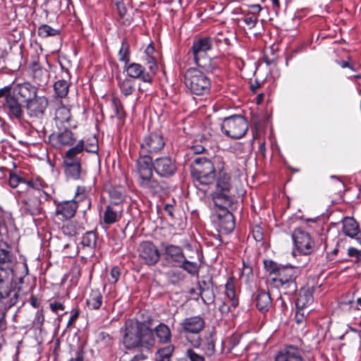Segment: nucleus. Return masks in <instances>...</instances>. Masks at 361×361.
<instances>
[{
  "label": "nucleus",
  "instance_id": "obj_57",
  "mask_svg": "<svg viewBox=\"0 0 361 361\" xmlns=\"http://www.w3.org/2000/svg\"><path fill=\"white\" fill-rule=\"evenodd\" d=\"M216 161H217V163H216V169H217V171H218V174H220V173L222 171V172H226L225 170H224V161H222L221 158L220 157H217L216 158Z\"/></svg>",
  "mask_w": 361,
  "mask_h": 361
},
{
  "label": "nucleus",
  "instance_id": "obj_31",
  "mask_svg": "<svg viewBox=\"0 0 361 361\" xmlns=\"http://www.w3.org/2000/svg\"><path fill=\"white\" fill-rule=\"evenodd\" d=\"M154 331L160 343H167L171 341V332L166 324L160 323L154 328Z\"/></svg>",
  "mask_w": 361,
  "mask_h": 361
},
{
  "label": "nucleus",
  "instance_id": "obj_36",
  "mask_svg": "<svg viewBox=\"0 0 361 361\" xmlns=\"http://www.w3.org/2000/svg\"><path fill=\"white\" fill-rule=\"evenodd\" d=\"M70 109L65 106L61 101L59 102V106L56 109L55 120L61 123H68L71 119Z\"/></svg>",
  "mask_w": 361,
  "mask_h": 361
},
{
  "label": "nucleus",
  "instance_id": "obj_54",
  "mask_svg": "<svg viewBox=\"0 0 361 361\" xmlns=\"http://www.w3.org/2000/svg\"><path fill=\"white\" fill-rule=\"evenodd\" d=\"M110 195H111V198L112 200L111 203H113L114 202H118V204H120V202H122V200H123V197H122L121 193L118 192L116 191H111L110 192Z\"/></svg>",
  "mask_w": 361,
  "mask_h": 361
},
{
  "label": "nucleus",
  "instance_id": "obj_62",
  "mask_svg": "<svg viewBox=\"0 0 361 361\" xmlns=\"http://www.w3.org/2000/svg\"><path fill=\"white\" fill-rule=\"evenodd\" d=\"M348 253L349 256L357 257L358 255L359 251L354 247H350L348 250Z\"/></svg>",
  "mask_w": 361,
  "mask_h": 361
},
{
  "label": "nucleus",
  "instance_id": "obj_40",
  "mask_svg": "<svg viewBox=\"0 0 361 361\" xmlns=\"http://www.w3.org/2000/svg\"><path fill=\"white\" fill-rule=\"evenodd\" d=\"M81 244L83 247L94 248L97 244V235L93 231L86 232L82 238Z\"/></svg>",
  "mask_w": 361,
  "mask_h": 361
},
{
  "label": "nucleus",
  "instance_id": "obj_15",
  "mask_svg": "<svg viewBox=\"0 0 361 361\" xmlns=\"http://www.w3.org/2000/svg\"><path fill=\"white\" fill-rule=\"evenodd\" d=\"M165 145V140L161 134L150 133L142 139L140 143V153H158L164 149Z\"/></svg>",
  "mask_w": 361,
  "mask_h": 361
},
{
  "label": "nucleus",
  "instance_id": "obj_1",
  "mask_svg": "<svg viewBox=\"0 0 361 361\" xmlns=\"http://www.w3.org/2000/svg\"><path fill=\"white\" fill-rule=\"evenodd\" d=\"M123 343L127 349L142 348L150 350L155 344L153 331L144 322L127 319L121 329Z\"/></svg>",
  "mask_w": 361,
  "mask_h": 361
},
{
  "label": "nucleus",
  "instance_id": "obj_21",
  "mask_svg": "<svg viewBox=\"0 0 361 361\" xmlns=\"http://www.w3.org/2000/svg\"><path fill=\"white\" fill-rule=\"evenodd\" d=\"M16 259L9 251L0 250V275L14 276Z\"/></svg>",
  "mask_w": 361,
  "mask_h": 361
},
{
  "label": "nucleus",
  "instance_id": "obj_32",
  "mask_svg": "<svg viewBox=\"0 0 361 361\" xmlns=\"http://www.w3.org/2000/svg\"><path fill=\"white\" fill-rule=\"evenodd\" d=\"M343 232L345 235L355 238L359 233V227L357 223L353 218H345L343 221Z\"/></svg>",
  "mask_w": 361,
  "mask_h": 361
},
{
  "label": "nucleus",
  "instance_id": "obj_5",
  "mask_svg": "<svg viewBox=\"0 0 361 361\" xmlns=\"http://www.w3.org/2000/svg\"><path fill=\"white\" fill-rule=\"evenodd\" d=\"M232 188L231 175L227 172H221L218 174L215 189L212 192V200L217 207L227 209L233 203V198L230 195Z\"/></svg>",
  "mask_w": 361,
  "mask_h": 361
},
{
  "label": "nucleus",
  "instance_id": "obj_12",
  "mask_svg": "<svg viewBox=\"0 0 361 361\" xmlns=\"http://www.w3.org/2000/svg\"><path fill=\"white\" fill-rule=\"evenodd\" d=\"M212 47L211 37L200 38L193 42L192 51L195 63L202 68L209 71L208 59L206 57L207 51Z\"/></svg>",
  "mask_w": 361,
  "mask_h": 361
},
{
  "label": "nucleus",
  "instance_id": "obj_63",
  "mask_svg": "<svg viewBox=\"0 0 361 361\" xmlns=\"http://www.w3.org/2000/svg\"><path fill=\"white\" fill-rule=\"evenodd\" d=\"M250 274H252V269L250 266L243 264V274H247L249 276Z\"/></svg>",
  "mask_w": 361,
  "mask_h": 361
},
{
  "label": "nucleus",
  "instance_id": "obj_53",
  "mask_svg": "<svg viewBox=\"0 0 361 361\" xmlns=\"http://www.w3.org/2000/svg\"><path fill=\"white\" fill-rule=\"evenodd\" d=\"M49 306L51 311L54 312V313H58L59 310H63L65 308L64 305L59 302H51L49 304Z\"/></svg>",
  "mask_w": 361,
  "mask_h": 361
},
{
  "label": "nucleus",
  "instance_id": "obj_60",
  "mask_svg": "<svg viewBox=\"0 0 361 361\" xmlns=\"http://www.w3.org/2000/svg\"><path fill=\"white\" fill-rule=\"evenodd\" d=\"M195 154H200L203 152L204 148L202 145L193 146L191 149Z\"/></svg>",
  "mask_w": 361,
  "mask_h": 361
},
{
  "label": "nucleus",
  "instance_id": "obj_33",
  "mask_svg": "<svg viewBox=\"0 0 361 361\" xmlns=\"http://www.w3.org/2000/svg\"><path fill=\"white\" fill-rule=\"evenodd\" d=\"M103 296L98 289L92 290L86 300L87 307L91 310H98L102 304Z\"/></svg>",
  "mask_w": 361,
  "mask_h": 361
},
{
  "label": "nucleus",
  "instance_id": "obj_27",
  "mask_svg": "<svg viewBox=\"0 0 361 361\" xmlns=\"http://www.w3.org/2000/svg\"><path fill=\"white\" fill-rule=\"evenodd\" d=\"M313 290L314 288H307L300 290L295 305L297 307V314L305 307L310 305L313 302Z\"/></svg>",
  "mask_w": 361,
  "mask_h": 361
},
{
  "label": "nucleus",
  "instance_id": "obj_64",
  "mask_svg": "<svg viewBox=\"0 0 361 361\" xmlns=\"http://www.w3.org/2000/svg\"><path fill=\"white\" fill-rule=\"evenodd\" d=\"M273 8L275 10L276 12H277L278 10L280 8V4L279 0H271Z\"/></svg>",
  "mask_w": 361,
  "mask_h": 361
},
{
  "label": "nucleus",
  "instance_id": "obj_28",
  "mask_svg": "<svg viewBox=\"0 0 361 361\" xmlns=\"http://www.w3.org/2000/svg\"><path fill=\"white\" fill-rule=\"evenodd\" d=\"M157 56L158 53L155 51L154 47L151 44L148 45L145 51V61L148 66L149 73L153 76L155 75L158 70Z\"/></svg>",
  "mask_w": 361,
  "mask_h": 361
},
{
  "label": "nucleus",
  "instance_id": "obj_50",
  "mask_svg": "<svg viewBox=\"0 0 361 361\" xmlns=\"http://www.w3.org/2000/svg\"><path fill=\"white\" fill-rule=\"evenodd\" d=\"M252 233L253 238L256 241L260 242L263 240L264 234H263L262 228L259 226L255 225V226H253L252 230Z\"/></svg>",
  "mask_w": 361,
  "mask_h": 361
},
{
  "label": "nucleus",
  "instance_id": "obj_19",
  "mask_svg": "<svg viewBox=\"0 0 361 361\" xmlns=\"http://www.w3.org/2000/svg\"><path fill=\"white\" fill-rule=\"evenodd\" d=\"M125 71L127 73L128 78L139 79L141 81L151 84L153 81L154 76L146 71L144 66L137 63H131L125 66Z\"/></svg>",
  "mask_w": 361,
  "mask_h": 361
},
{
  "label": "nucleus",
  "instance_id": "obj_30",
  "mask_svg": "<svg viewBox=\"0 0 361 361\" xmlns=\"http://www.w3.org/2000/svg\"><path fill=\"white\" fill-rule=\"evenodd\" d=\"M117 85L122 95L128 97L135 91V82L134 80L128 78L122 79L117 77Z\"/></svg>",
  "mask_w": 361,
  "mask_h": 361
},
{
  "label": "nucleus",
  "instance_id": "obj_2",
  "mask_svg": "<svg viewBox=\"0 0 361 361\" xmlns=\"http://www.w3.org/2000/svg\"><path fill=\"white\" fill-rule=\"evenodd\" d=\"M264 265L269 274L270 283L274 287L286 295L295 293V279L299 274L298 267L281 265L272 260H264Z\"/></svg>",
  "mask_w": 361,
  "mask_h": 361
},
{
  "label": "nucleus",
  "instance_id": "obj_16",
  "mask_svg": "<svg viewBox=\"0 0 361 361\" xmlns=\"http://www.w3.org/2000/svg\"><path fill=\"white\" fill-rule=\"evenodd\" d=\"M293 240L296 248L304 255L312 253L314 248V242L310 234L300 228L295 229Z\"/></svg>",
  "mask_w": 361,
  "mask_h": 361
},
{
  "label": "nucleus",
  "instance_id": "obj_49",
  "mask_svg": "<svg viewBox=\"0 0 361 361\" xmlns=\"http://www.w3.org/2000/svg\"><path fill=\"white\" fill-rule=\"evenodd\" d=\"M190 361H205L204 357L196 353L193 349H188L185 353Z\"/></svg>",
  "mask_w": 361,
  "mask_h": 361
},
{
  "label": "nucleus",
  "instance_id": "obj_59",
  "mask_svg": "<svg viewBox=\"0 0 361 361\" xmlns=\"http://www.w3.org/2000/svg\"><path fill=\"white\" fill-rule=\"evenodd\" d=\"M83 353L82 350H78L75 353V357H72L68 361H82L83 360Z\"/></svg>",
  "mask_w": 361,
  "mask_h": 361
},
{
  "label": "nucleus",
  "instance_id": "obj_18",
  "mask_svg": "<svg viewBox=\"0 0 361 361\" xmlns=\"http://www.w3.org/2000/svg\"><path fill=\"white\" fill-rule=\"evenodd\" d=\"M164 260L173 266H178L185 257L183 250L180 246L170 244H162Z\"/></svg>",
  "mask_w": 361,
  "mask_h": 361
},
{
  "label": "nucleus",
  "instance_id": "obj_45",
  "mask_svg": "<svg viewBox=\"0 0 361 361\" xmlns=\"http://www.w3.org/2000/svg\"><path fill=\"white\" fill-rule=\"evenodd\" d=\"M200 295L204 303L205 304H211L214 300V295L212 290L209 289H202L200 290Z\"/></svg>",
  "mask_w": 361,
  "mask_h": 361
},
{
  "label": "nucleus",
  "instance_id": "obj_7",
  "mask_svg": "<svg viewBox=\"0 0 361 361\" xmlns=\"http://www.w3.org/2000/svg\"><path fill=\"white\" fill-rule=\"evenodd\" d=\"M196 166L191 169V176L196 185H208L214 183L216 173L214 164L204 157L195 159Z\"/></svg>",
  "mask_w": 361,
  "mask_h": 361
},
{
  "label": "nucleus",
  "instance_id": "obj_39",
  "mask_svg": "<svg viewBox=\"0 0 361 361\" xmlns=\"http://www.w3.org/2000/svg\"><path fill=\"white\" fill-rule=\"evenodd\" d=\"M178 267L192 276L197 275L200 270V267L196 262L189 261L185 257Z\"/></svg>",
  "mask_w": 361,
  "mask_h": 361
},
{
  "label": "nucleus",
  "instance_id": "obj_23",
  "mask_svg": "<svg viewBox=\"0 0 361 361\" xmlns=\"http://www.w3.org/2000/svg\"><path fill=\"white\" fill-rule=\"evenodd\" d=\"M123 212L122 207L118 202H114L105 208L103 215V221L105 224L111 225L118 221Z\"/></svg>",
  "mask_w": 361,
  "mask_h": 361
},
{
  "label": "nucleus",
  "instance_id": "obj_6",
  "mask_svg": "<svg viewBox=\"0 0 361 361\" xmlns=\"http://www.w3.org/2000/svg\"><path fill=\"white\" fill-rule=\"evenodd\" d=\"M184 82L186 87L194 94L205 95L210 92L211 80L199 69H188L184 75Z\"/></svg>",
  "mask_w": 361,
  "mask_h": 361
},
{
  "label": "nucleus",
  "instance_id": "obj_11",
  "mask_svg": "<svg viewBox=\"0 0 361 361\" xmlns=\"http://www.w3.org/2000/svg\"><path fill=\"white\" fill-rule=\"evenodd\" d=\"M14 276L0 275V301L6 309L15 305L18 301L19 290L12 288Z\"/></svg>",
  "mask_w": 361,
  "mask_h": 361
},
{
  "label": "nucleus",
  "instance_id": "obj_47",
  "mask_svg": "<svg viewBox=\"0 0 361 361\" xmlns=\"http://www.w3.org/2000/svg\"><path fill=\"white\" fill-rule=\"evenodd\" d=\"M39 201L37 199L34 200L32 205L27 202L25 204V210L31 215H35L39 213Z\"/></svg>",
  "mask_w": 361,
  "mask_h": 361
},
{
  "label": "nucleus",
  "instance_id": "obj_37",
  "mask_svg": "<svg viewBox=\"0 0 361 361\" xmlns=\"http://www.w3.org/2000/svg\"><path fill=\"white\" fill-rule=\"evenodd\" d=\"M225 294L231 302V307L233 308L236 307L238 305V302L235 298L234 282L231 278L228 279L227 282L225 284Z\"/></svg>",
  "mask_w": 361,
  "mask_h": 361
},
{
  "label": "nucleus",
  "instance_id": "obj_38",
  "mask_svg": "<svg viewBox=\"0 0 361 361\" xmlns=\"http://www.w3.org/2000/svg\"><path fill=\"white\" fill-rule=\"evenodd\" d=\"M174 351V346L169 345L159 349L155 353L156 361H170Z\"/></svg>",
  "mask_w": 361,
  "mask_h": 361
},
{
  "label": "nucleus",
  "instance_id": "obj_52",
  "mask_svg": "<svg viewBox=\"0 0 361 361\" xmlns=\"http://www.w3.org/2000/svg\"><path fill=\"white\" fill-rule=\"evenodd\" d=\"M121 275L119 268L118 267H114L111 270V279L109 281L115 283L118 281Z\"/></svg>",
  "mask_w": 361,
  "mask_h": 361
},
{
  "label": "nucleus",
  "instance_id": "obj_56",
  "mask_svg": "<svg viewBox=\"0 0 361 361\" xmlns=\"http://www.w3.org/2000/svg\"><path fill=\"white\" fill-rule=\"evenodd\" d=\"M231 304L229 305L226 302H222L219 307V311L222 314H228L231 310Z\"/></svg>",
  "mask_w": 361,
  "mask_h": 361
},
{
  "label": "nucleus",
  "instance_id": "obj_22",
  "mask_svg": "<svg viewBox=\"0 0 361 361\" xmlns=\"http://www.w3.org/2000/svg\"><path fill=\"white\" fill-rule=\"evenodd\" d=\"M194 348L200 349L208 358L215 354V341L212 335L199 338L192 343Z\"/></svg>",
  "mask_w": 361,
  "mask_h": 361
},
{
  "label": "nucleus",
  "instance_id": "obj_26",
  "mask_svg": "<svg viewBox=\"0 0 361 361\" xmlns=\"http://www.w3.org/2000/svg\"><path fill=\"white\" fill-rule=\"evenodd\" d=\"M275 361H305L299 349L294 345H288L276 355Z\"/></svg>",
  "mask_w": 361,
  "mask_h": 361
},
{
  "label": "nucleus",
  "instance_id": "obj_8",
  "mask_svg": "<svg viewBox=\"0 0 361 361\" xmlns=\"http://www.w3.org/2000/svg\"><path fill=\"white\" fill-rule=\"evenodd\" d=\"M81 188L78 187L75 197L71 200H66L56 203V215L61 220H68L75 216L78 204L82 202H87L88 205L90 201L87 199L84 190L80 191Z\"/></svg>",
  "mask_w": 361,
  "mask_h": 361
},
{
  "label": "nucleus",
  "instance_id": "obj_43",
  "mask_svg": "<svg viewBox=\"0 0 361 361\" xmlns=\"http://www.w3.org/2000/svg\"><path fill=\"white\" fill-rule=\"evenodd\" d=\"M34 80L35 82L39 85L42 86L47 84L49 80V74L46 71H43L42 69L36 70L34 72Z\"/></svg>",
  "mask_w": 361,
  "mask_h": 361
},
{
  "label": "nucleus",
  "instance_id": "obj_4",
  "mask_svg": "<svg viewBox=\"0 0 361 361\" xmlns=\"http://www.w3.org/2000/svg\"><path fill=\"white\" fill-rule=\"evenodd\" d=\"M84 151V140L78 141L75 147L70 148L63 157L65 173L68 178L79 180L85 172L81 166V156Z\"/></svg>",
  "mask_w": 361,
  "mask_h": 361
},
{
  "label": "nucleus",
  "instance_id": "obj_48",
  "mask_svg": "<svg viewBox=\"0 0 361 361\" xmlns=\"http://www.w3.org/2000/svg\"><path fill=\"white\" fill-rule=\"evenodd\" d=\"M111 104L117 116H121L123 114V108L120 99L117 97H113Z\"/></svg>",
  "mask_w": 361,
  "mask_h": 361
},
{
  "label": "nucleus",
  "instance_id": "obj_41",
  "mask_svg": "<svg viewBox=\"0 0 361 361\" xmlns=\"http://www.w3.org/2000/svg\"><path fill=\"white\" fill-rule=\"evenodd\" d=\"M119 61L126 65L130 61V46L126 39H123L118 51Z\"/></svg>",
  "mask_w": 361,
  "mask_h": 361
},
{
  "label": "nucleus",
  "instance_id": "obj_42",
  "mask_svg": "<svg viewBox=\"0 0 361 361\" xmlns=\"http://www.w3.org/2000/svg\"><path fill=\"white\" fill-rule=\"evenodd\" d=\"M37 33L39 37L46 38L57 35L59 33V31L48 25H42L39 27Z\"/></svg>",
  "mask_w": 361,
  "mask_h": 361
},
{
  "label": "nucleus",
  "instance_id": "obj_14",
  "mask_svg": "<svg viewBox=\"0 0 361 361\" xmlns=\"http://www.w3.org/2000/svg\"><path fill=\"white\" fill-rule=\"evenodd\" d=\"M140 260L148 265L156 264L160 259V252L156 245L151 241H143L140 244L139 249Z\"/></svg>",
  "mask_w": 361,
  "mask_h": 361
},
{
  "label": "nucleus",
  "instance_id": "obj_58",
  "mask_svg": "<svg viewBox=\"0 0 361 361\" xmlns=\"http://www.w3.org/2000/svg\"><path fill=\"white\" fill-rule=\"evenodd\" d=\"M275 305H278L279 307H280L282 311H283L284 310L286 309V305L285 303L284 300L282 298L281 296H279L276 299V300L275 302Z\"/></svg>",
  "mask_w": 361,
  "mask_h": 361
},
{
  "label": "nucleus",
  "instance_id": "obj_20",
  "mask_svg": "<svg viewBox=\"0 0 361 361\" xmlns=\"http://www.w3.org/2000/svg\"><path fill=\"white\" fill-rule=\"evenodd\" d=\"M48 99L47 97H35L27 103V114L30 117L41 118L44 114L45 110L48 106Z\"/></svg>",
  "mask_w": 361,
  "mask_h": 361
},
{
  "label": "nucleus",
  "instance_id": "obj_55",
  "mask_svg": "<svg viewBox=\"0 0 361 361\" xmlns=\"http://www.w3.org/2000/svg\"><path fill=\"white\" fill-rule=\"evenodd\" d=\"M116 8L121 17L123 18L126 14L127 9L123 2H117Z\"/></svg>",
  "mask_w": 361,
  "mask_h": 361
},
{
  "label": "nucleus",
  "instance_id": "obj_34",
  "mask_svg": "<svg viewBox=\"0 0 361 361\" xmlns=\"http://www.w3.org/2000/svg\"><path fill=\"white\" fill-rule=\"evenodd\" d=\"M52 139L56 140L58 145H71L75 140L73 133L68 129H66L56 135H52Z\"/></svg>",
  "mask_w": 361,
  "mask_h": 361
},
{
  "label": "nucleus",
  "instance_id": "obj_61",
  "mask_svg": "<svg viewBox=\"0 0 361 361\" xmlns=\"http://www.w3.org/2000/svg\"><path fill=\"white\" fill-rule=\"evenodd\" d=\"M79 313L78 312H75L72 314L71 318L69 319L68 322V326H71L78 317Z\"/></svg>",
  "mask_w": 361,
  "mask_h": 361
},
{
  "label": "nucleus",
  "instance_id": "obj_24",
  "mask_svg": "<svg viewBox=\"0 0 361 361\" xmlns=\"http://www.w3.org/2000/svg\"><path fill=\"white\" fill-rule=\"evenodd\" d=\"M12 92L27 103L37 96V88L29 82L17 85Z\"/></svg>",
  "mask_w": 361,
  "mask_h": 361
},
{
  "label": "nucleus",
  "instance_id": "obj_10",
  "mask_svg": "<svg viewBox=\"0 0 361 361\" xmlns=\"http://www.w3.org/2000/svg\"><path fill=\"white\" fill-rule=\"evenodd\" d=\"M0 106H2L11 117L20 119L23 116L20 102L12 92L11 87L6 86L0 90Z\"/></svg>",
  "mask_w": 361,
  "mask_h": 361
},
{
  "label": "nucleus",
  "instance_id": "obj_3",
  "mask_svg": "<svg viewBox=\"0 0 361 361\" xmlns=\"http://www.w3.org/2000/svg\"><path fill=\"white\" fill-rule=\"evenodd\" d=\"M154 161L147 154H140L136 161L135 171L138 176V185L152 195L159 194L164 190L163 185L153 176Z\"/></svg>",
  "mask_w": 361,
  "mask_h": 361
},
{
  "label": "nucleus",
  "instance_id": "obj_35",
  "mask_svg": "<svg viewBox=\"0 0 361 361\" xmlns=\"http://www.w3.org/2000/svg\"><path fill=\"white\" fill-rule=\"evenodd\" d=\"M54 90L57 98H65L69 91V83L64 79L58 80L54 84Z\"/></svg>",
  "mask_w": 361,
  "mask_h": 361
},
{
  "label": "nucleus",
  "instance_id": "obj_9",
  "mask_svg": "<svg viewBox=\"0 0 361 361\" xmlns=\"http://www.w3.org/2000/svg\"><path fill=\"white\" fill-rule=\"evenodd\" d=\"M221 128L226 136L233 139H240L247 133L248 123L243 116L233 115L223 120Z\"/></svg>",
  "mask_w": 361,
  "mask_h": 361
},
{
  "label": "nucleus",
  "instance_id": "obj_44",
  "mask_svg": "<svg viewBox=\"0 0 361 361\" xmlns=\"http://www.w3.org/2000/svg\"><path fill=\"white\" fill-rule=\"evenodd\" d=\"M84 150L90 153L97 154L99 150L98 141L96 137L87 139L84 142Z\"/></svg>",
  "mask_w": 361,
  "mask_h": 361
},
{
  "label": "nucleus",
  "instance_id": "obj_13",
  "mask_svg": "<svg viewBox=\"0 0 361 361\" xmlns=\"http://www.w3.org/2000/svg\"><path fill=\"white\" fill-rule=\"evenodd\" d=\"M154 171L161 178H169L177 171V164L174 159L165 155L159 157L154 160Z\"/></svg>",
  "mask_w": 361,
  "mask_h": 361
},
{
  "label": "nucleus",
  "instance_id": "obj_17",
  "mask_svg": "<svg viewBox=\"0 0 361 361\" xmlns=\"http://www.w3.org/2000/svg\"><path fill=\"white\" fill-rule=\"evenodd\" d=\"M180 326L182 334H199L205 327V321L201 316H192L184 319L180 323Z\"/></svg>",
  "mask_w": 361,
  "mask_h": 361
},
{
  "label": "nucleus",
  "instance_id": "obj_46",
  "mask_svg": "<svg viewBox=\"0 0 361 361\" xmlns=\"http://www.w3.org/2000/svg\"><path fill=\"white\" fill-rule=\"evenodd\" d=\"M25 183V180L16 174L15 173L11 172L9 174L8 184L11 188H17L19 185Z\"/></svg>",
  "mask_w": 361,
  "mask_h": 361
},
{
  "label": "nucleus",
  "instance_id": "obj_29",
  "mask_svg": "<svg viewBox=\"0 0 361 361\" xmlns=\"http://www.w3.org/2000/svg\"><path fill=\"white\" fill-rule=\"evenodd\" d=\"M257 308L262 312L269 311L272 305L271 298L269 293L259 290L255 298Z\"/></svg>",
  "mask_w": 361,
  "mask_h": 361
},
{
  "label": "nucleus",
  "instance_id": "obj_25",
  "mask_svg": "<svg viewBox=\"0 0 361 361\" xmlns=\"http://www.w3.org/2000/svg\"><path fill=\"white\" fill-rule=\"evenodd\" d=\"M228 208L221 209L224 213L223 215H219V231L224 234L231 233L235 228L234 217L232 213L228 211Z\"/></svg>",
  "mask_w": 361,
  "mask_h": 361
},
{
  "label": "nucleus",
  "instance_id": "obj_51",
  "mask_svg": "<svg viewBox=\"0 0 361 361\" xmlns=\"http://www.w3.org/2000/svg\"><path fill=\"white\" fill-rule=\"evenodd\" d=\"M257 20H258V18L256 15L255 14H251V15H247L244 18H243V22L248 26L249 28H252L254 27L257 23Z\"/></svg>",
  "mask_w": 361,
  "mask_h": 361
}]
</instances>
